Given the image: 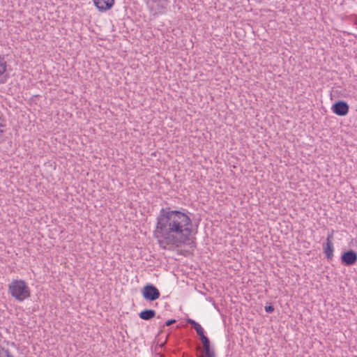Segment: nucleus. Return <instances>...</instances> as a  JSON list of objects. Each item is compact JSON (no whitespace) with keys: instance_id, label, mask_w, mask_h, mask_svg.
Wrapping results in <instances>:
<instances>
[{"instance_id":"4468645a","label":"nucleus","mask_w":357,"mask_h":357,"mask_svg":"<svg viewBox=\"0 0 357 357\" xmlns=\"http://www.w3.org/2000/svg\"><path fill=\"white\" fill-rule=\"evenodd\" d=\"M176 322V320L175 319H169L166 321L165 323V325L169 326L170 325H172V324L175 323Z\"/></svg>"},{"instance_id":"20e7f679","label":"nucleus","mask_w":357,"mask_h":357,"mask_svg":"<svg viewBox=\"0 0 357 357\" xmlns=\"http://www.w3.org/2000/svg\"><path fill=\"white\" fill-rule=\"evenodd\" d=\"M142 293L144 299L149 301H155L160 295L159 290L151 284L144 286Z\"/></svg>"},{"instance_id":"0eeeda50","label":"nucleus","mask_w":357,"mask_h":357,"mask_svg":"<svg viewBox=\"0 0 357 357\" xmlns=\"http://www.w3.org/2000/svg\"><path fill=\"white\" fill-rule=\"evenodd\" d=\"M94 5L100 12L109 10L114 3V0H93Z\"/></svg>"},{"instance_id":"1a4fd4ad","label":"nucleus","mask_w":357,"mask_h":357,"mask_svg":"<svg viewBox=\"0 0 357 357\" xmlns=\"http://www.w3.org/2000/svg\"><path fill=\"white\" fill-rule=\"evenodd\" d=\"M139 317L144 320H150L155 316V312L153 310H144L142 311L139 314Z\"/></svg>"},{"instance_id":"39448f33","label":"nucleus","mask_w":357,"mask_h":357,"mask_svg":"<svg viewBox=\"0 0 357 357\" xmlns=\"http://www.w3.org/2000/svg\"><path fill=\"white\" fill-rule=\"evenodd\" d=\"M349 105L344 100H339L331 107L332 112L340 116H344L349 112Z\"/></svg>"},{"instance_id":"423d86ee","label":"nucleus","mask_w":357,"mask_h":357,"mask_svg":"<svg viewBox=\"0 0 357 357\" xmlns=\"http://www.w3.org/2000/svg\"><path fill=\"white\" fill-rule=\"evenodd\" d=\"M341 261L346 266H352L357 261V254L351 250L344 252L341 256Z\"/></svg>"},{"instance_id":"ddd939ff","label":"nucleus","mask_w":357,"mask_h":357,"mask_svg":"<svg viewBox=\"0 0 357 357\" xmlns=\"http://www.w3.org/2000/svg\"><path fill=\"white\" fill-rule=\"evenodd\" d=\"M333 234L331 233V234H328L326 237V242L325 243H333Z\"/></svg>"},{"instance_id":"f257e3e1","label":"nucleus","mask_w":357,"mask_h":357,"mask_svg":"<svg viewBox=\"0 0 357 357\" xmlns=\"http://www.w3.org/2000/svg\"><path fill=\"white\" fill-rule=\"evenodd\" d=\"M192 233V222L186 209L162 208L160 210L154 236L162 248L185 243Z\"/></svg>"},{"instance_id":"f8f14e48","label":"nucleus","mask_w":357,"mask_h":357,"mask_svg":"<svg viewBox=\"0 0 357 357\" xmlns=\"http://www.w3.org/2000/svg\"><path fill=\"white\" fill-rule=\"evenodd\" d=\"M265 311L268 313H271L274 311V307L270 303L268 305L265 306Z\"/></svg>"},{"instance_id":"6e6552de","label":"nucleus","mask_w":357,"mask_h":357,"mask_svg":"<svg viewBox=\"0 0 357 357\" xmlns=\"http://www.w3.org/2000/svg\"><path fill=\"white\" fill-rule=\"evenodd\" d=\"M324 252L328 261H331L333 257L334 246L333 243H324Z\"/></svg>"},{"instance_id":"9d476101","label":"nucleus","mask_w":357,"mask_h":357,"mask_svg":"<svg viewBox=\"0 0 357 357\" xmlns=\"http://www.w3.org/2000/svg\"><path fill=\"white\" fill-rule=\"evenodd\" d=\"M7 63L5 58L0 55V76L4 74L6 71Z\"/></svg>"},{"instance_id":"9b49d317","label":"nucleus","mask_w":357,"mask_h":357,"mask_svg":"<svg viewBox=\"0 0 357 357\" xmlns=\"http://www.w3.org/2000/svg\"><path fill=\"white\" fill-rule=\"evenodd\" d=\"M6 124L3 118L0 115V143L3 139V133L5 130Z\"/></svg>"},{"instance_id":"f03ea898","label":"nucleus","mask_w":357,"mask_h":357,"mask_svg":"<svg viewBox=\"0 0 357 357\" xmlns=\"http://www.w3.org/2000/svg\"><path fill=\"white\" fill-rule=\"evenodd\" d=\"M8 294L18 302H23L31 296L28 284L23 280H13L8 286Z\"/></svg>"},{"instance_id":"7ed1b4c3","label":"nucleus","mask_w":357,"mask_h":357,"mask_svg":"<svg viewBox=\"0 0 357 357\" xmlns=\"http://www.w3.org/2000/svg\"><path fill=\"white\" fill-rule=\"evenodd\" d=\"M187 323L195 328L203 344V350L201 352L200 357H215L213 349L210 347V341L204 335V331L202 326L191 319H188Z\"/></svg>"}]
</instances>
